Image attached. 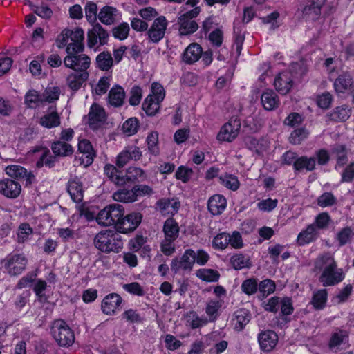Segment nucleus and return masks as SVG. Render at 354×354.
I'll return each mask as SVG.
<instances>
[{
    "label": "nucleus",
    "mask_w": 354,
    "mask_h": 354,
    "mask_svg": "<svg viewBox=\"0 0 354 354\" xmlns=\"http://www.w3.org/2000/svg\"><path fill=\"white\" fill-rule=\"evenodd\" d=\"M142 220V215L140 213L132 212L120 218L119 222L116 224V230L119 233H128L135 230Z\"/></svg>",
    "instance_id": "obj_10"
},
{
    "label": "nucleus",
    "mask_w": 354,
    "mask_h": 354,
    "mask_svg": "<svg viewBox=\"0 0 354 354\" xmlns=\"http://www.w3.org/2000/svg\"><path fill=\"white\" fill-rule=\"evenodd\" d=\"M240 129V120L231 118L221 127L216 138L220 141L232 142L238 136Z\"/></svg>",
    "instance_id": "obj_9"
},
{
    "label": "nucleus",
    "mask_w": 354,
    "mask_h": 354,
    "mask_svg": "<svg viewBox=\"0 0 354 354\" xmlns=\"http://www.w3.org/2000/svg\"><path fill=\"white\" fill-rule=\"evenodd\" d=\"M163 232L165 238L176 240L179 235L178 224L173 218H168L165 221Z\"/></svg>",
    "instance_id": "obj_36"
},
{
    "label": "nucleus",
    "mask_w": 354,
    "mask_h": 354,
    "mask_svg": "<svg viewBox=\"0 0 354 354\" xmlns=\"http://www.w3.org/2000/svg\"><path fill=\"white\" fill-rule=\"evenodd\" d=\"M21 192V186L17 181L10 178L0 180V194L8 198H17Z\"/></svg>",
    "instance_id": "obj_15"
},
{
    "label": "nucleus",
    "mask_w": 354,
    "mask_h": 354,
    "mask_svg": "<svg viewBox=\"0 0 354 354\" xmlns=\"http://www.w3.org/2000/svg\"><path fill=\"white\" fill-rule=\"evenodd\" d=\"M225 198L220 194L212 196L208 201V209L213 215L221 214L226 208Z\"/></svg>",
    "instance_id": "obj_23"
},
{
    "label": "nucleus",
    "mask_w": 354,
    "mask_h": 354,
    "mask_svg": "<svg viewBox=\"0 0 354 354\" xmlns=\"http://www.w3.org/2000/svg\"><path fill=\"white\" fill-rule=\"evenodd\" d=\"M160 102H157L151 96H147L142 103V109L149 116L155 115L160 109Z\"/></svg>",
    "instance_id": "obj_49"
},
{
    "label": "nucleus",
    "mask_w": 354,
    "mask_h": 354,
    "mask_svg": "<svg viewBox=\"0 0 354 354\" xmlns=\"http://www.w3.org/2000/svg\"><path fill=\"white\" fill-rule=\"evenodd\" d=\"M53 153L56 156L65 157L73 154V147L64 141L57 140L53 142L50 146Z\"/></svg>",
    "instance_id": "obj_32"
},
{
    "label": "nucleus",
    "mask_w": 354,
    "mask_h": 354,
    "mask_svg": "<svg viewBox=\"0 0 354 354\" xmlns=\"http://www.w3.org/2000/svg\"><path fill=\"white\" fill-rule=\"evenodd\" d=\"M148 96H151L157 102H161L165 97L163 86L158 82H153L151 86V93Z\"/></svg>",
    "instance_id": "obj_60"
},
{
    "label": "nucleus",
    "mask_w": 354,
    "mask_h": 354,
    "mask_svg": "<svg viewBox=\"0 0 354 354\" xmlns=\"http://www.w3.org/2000/svg\"><path fill=\"white\" fill-rule=\"evenodd\" d=\"M351 115V109L346 105L337 107L330 114L332 120L336 122L346 121Z\"/></svg>",
    "instance_id": "obj_47"
},
{
    "label": "nucleus",
    "mask_w": 354,
    "mask_h": 354,
    "mask_svg": "<svg viewBox=\"0 0 354 354\" xmlns=\"http://www.w3.org/2000/svg\"><path fill=\"white\" fill-rule=\"evenodd\" d=\"M124 177L126 178V183H140L143 182L147 179V174L140 167H130L127 170Z\"/></svg>",
    "instance_id": "obj_38"
},
{
    "label": "nucleus",
    "mask_w": 354,
    "mask_h": 354,
    "mask_svg": "<svg viewBox=\"0 0 354 354\" xmlns=\"http://www.w3.org/2000/svg\"><path fill=\"white\" fill-rule=\"evenodd\" d=\"M200 12L199 7H184L179 12V22H189L196 17Z\"/></svg>",
    "instance_id": "obj_45"
},
{
    "label": "nucleus",
    "mask_w": 354,
    "mask_h": 354,
    "mask_svg": "<svg viewBox=\"0 0 354 354\" xmlns=\"http://www.w3.org/2000/svg\"><path fill=\"white\" fill-rule=\"evenodd\" d=\"M75 53L68 54L64 59V64L66 67L71 68L75 71L87 72L90 66L91 59L86 55Z\"/></svg>",
    "instance_id": "obj_8"
},
{
    "label": "nucleus",
    "mask_w": 354,
    "mask_h": 354,
    "mask_svg": "<svg viewBox=\"0 0 354 354\" xmlns=\"http://www.w3.org/2000/svg\"><path fill=\"white\" fill-rule=\"evenodd\" d=\"M258 339L262 350L270 351L275 347L278 342V336L272 330H266L259 335Z\"/></svg>",
    "instance_id": "obj_20"
},
{
    "label": "nucleus",
    "mask_w": 354,
    "mask_h": 354,
    "mask_svg": "<svg viewBox=\"0 0 354 354\" xmlns=\"http://www.w3.org/2000/svg\"><path fill=\"white\" fill-rule=\"evenodd\" d=\"M315 158L302 156L298 157L294 169L296 171H300L304 169L307 171H311L315 169Z\"/></svg>",
    "instance_id": "obj_35"
},
{
    "label": "nucleus",
    "mask_w": 354,
    "mask_h": 354,
    "mask_svg": "<svg viewBox=\"0 0 354 354\" xmlns=\"http://www.w3.org/2000/svg\"><path fill=\"white\" fill-rule=\"evenodd\" d=\"M220 183L229 189L236 191L239 189L240 183L236 176L232 174H225L219 178Z\"/></svg>",
    "instance_id": "obj_54"
},
{
    "label": "nucleus",
    "mask_w": 354,
    "mask_h": 354,
    "mask_svg": "<svg viewBox=\"0 0 354 354\" xmlns=\"http://www.w3.org/2000/svg\"><path fill=\"white\" fill-rule=\"evenodd\" d=\"M51 333L57 344L61 347L68 348L75 342L73 330L63 319L54 321L51 327Z\"/></svg>",
    "instance_id": "obj_4"
},
{
    "label": "nucleus",
    "mask_w": 354,
    "mask_h": 354,
    "mask_svg": "<svg viewBox=\"0 0 354 354\" xmlns=\"http://www.w3.org/2000/svg\"><path fill=\"white\" fill-rule=\"evenodd\" d=\"M68 192L74 202L80 203L82 201L83 189L80 180L73 179L68 181Z\"/></svg>",
    "instance_id": "obj_31"
},
{
    "label": "nucleus",
    "mask_w": 354,
    "mask_h": 354,
    "mask_svg": "<svg viewBox=\"0 0 354 354\" xmlns=\"http://www.w3.org/2000/svg\"><path fill=\"white\" fill-rule=\"evenodd\" d=\"M224 304L223 299H211L206 304L205 312L209 322H215L219 316V310Z\"/></svg>",
    "instance_id": "obj_26"
},
{
    "label": "nucleus",
    "mask_w": 354,
    "mask_h": 354,
    "mask_svg": "<svg viewBox=\"0 0 354 354\" xmlns=\"http://www.w3.org/2000/svg\"><path fill=\"white\" fill-rule=\"evenodd\" d=\"M43 99L35 90L29 91L25 95V103L30 108L35 107Z\"/></svg>",
    "instance_id": "obj_64"
},
{
    "label": "nucleus",
    "mask_w": 354,
    "mask_h": 354,
    "mask_svg": "<svg viewBox=\"0 0 354 354\" xmlns=\"http://www.w3.org/2000/svg\"><path fill=\"white\" fill-rule=\"evenodd\" d=\"M251 315L248 310L241 308L236 310L232 319V324L236 331H241L249 323Z\"/></svg>",
    "instance_id": "obj_19"
},
{
    "label": "nucleus",
    "mask_w": 354,
    "mask_h": 354,
    "mask_svg": "<svg viewBox=\"0 0 354 354\" xmlns=\"http://www.w3.org/2000/svg\"><path fill=\"white\" fill-rule=\"evenodd\" d=\"M274 86L281 94L286 95L292 87V76L290 71L280 73L274 79Z\"/></svg>",
    "instance_id": "obj_17"
},
{
    "label": "nucleus",
    "mask_w": 354,
    "mask_h": 354,
    "mask_svg": "<svg viewBox=\"0 0 354 354\" xmlns=\"http://www.w3.org/2000/svg\"><path fill=\"white\" fill-rule=\"evenodd\" d=\"M336 201V198L331 192H325L317 198V205L322 207H326L335 205Z\"/></svg>",
    "instance_id": "obj_63"
},
{
    "label": "nucleus",
    "mask_w": 354,
    "mask_h": 354,
    "mask_svg": "<svg viewBox=\"0 0 354 354\" xmlns=\"http://www.w3.org/2000/svg\"><path fill=\"white\" fill-rule=\"evenodd\" d=\"M317 236V231L314 224L308 225L297 236V242L299 245H304L314 241Z\"/></svg>",
    "instance_id": "obj_28"
},
{
    "label": "nucleus",
    "mask_w": 354,
    "mask_h": 354,
    "mask_svg": "<svg viewBox=\"0 0 354 354\" xmlns=\"http://www.w3.org/2000/svg\"><path fill=\"white\" fill-rule=\"evenodd\" d=\"M196 275L200 279L207 282H216L218 281L220 274L212 269L202 268L196 271Z\"/></svg>",
    "instance_id": "obj_42"
},
{
    "label": "nucleus",
    "mask_w": 354,
    "mask_h": 354,
    "mask_svg": "<svg viewBox=\"0 0 354 354\" xmlns=\"http://www.w3.org/2000/svg\"><path fill=\"white\" fill-rule=\"evenodd\" d=\"M148 149L151 153L157 155L159 152L158 147V133L156 131L150 133L147 138Z\"/></svg>",
    "instance_id": "obj_62"
},
{
    "label": "nucleus",
    "mask_w": 354,
    "mask_h": 354,
    "mask_svg": "<svg viewBox=\"0 0 354 354\" xmlns=\"http://www.w3.org/2000/svg\"><path fill=\"white\" fill-rule=\"evenodd\" d=\"M1 263L10 276H17L21 274L25 270L27 259L21 254H9Z\"/></svg>",
    "instance_id": "obj_6"
},
{
    "label": "nucleus",
    "mask_w": 354,
    "mask_h": 354,
    "mask_svg": "<svg viewBox=\"0 0 354 354\" xmlns=\"http://www.w3.org/2000/svg\"><path fill=\"white\" fill-rule=\"evenodd\" d=\"M124 214V209L122 205L119 204H112L106 206L100 211L96 216V221L98 224L104 226H111L114 225L116 228V224L119 222L120 218Z\"/></svg>",
    "instance_id": "obj_5"
},
{
    "label": "nucleus",
    "mask_w": 354,
    "mask_h": 354,
    "mask_svg": "<svg viewBox=\"0 0 354 354\" xmlns=\"http://www.w3.org/2000/svg\"><path fill=\"white\" fill-rule=\"evenodd\" d=\"M195 263L194 251L187 249L180 258H175L171 263V270L174 273L189 272Z\"/></svg>",
    "instance_id": "obj_7"
},
{
    "label": "nucleus",
    "mask_w": 354,
    "mask_h": 354,
    "mask_svg": "<svg viewBox=\"0 0 354 354\" xmlns=\"http://www.w3.org/2000/svg\"><path fill=\"white\" fill-rule=\"evenodd\" d=\"M113 58L109 52H102L96 57V65L102 71H107L113 66Z\"/></svg>",
    "instance_id": "obj_40"
},
{
    "label": "nucleus",
    "mask_w": 354,
    "mask_h": 354,
    "mask_svg": "<svg viewBox=\"0 0 354 354\" xmlns=\"http://www.w3.org/2000/svg\"><path fill=\"white\" fill-rule=\"evenodd\" d=\"M325 1L326 0H312L310 5L304 8V15L310 16L312 19H315L320 14L321 8Z\"/></svg>",
    "instance_id": "obj_43"
},
{
    "label": "nucleus",
    "mask_w": 354,
    "mask_h": 354,
    "mask_svg": "<svg viewBox=\"0 0 354 354\" xmlns=\"http://www.w3.org/2000/svg\"><path fill=\"white\" fill-rule=\"evenodd\" d=\"M327 301V291L325 289L319 290L313 293L311 304L317 310L323 309Z\"/></svg>",
    "instance_id": "obj_50"
},
{
    "label": "nucleus",
    "mask_w": 354,
    "mask_h": 354,
    "mask_svg": "<svg viewBox=\"0 0 354 354\" xmlns=\"http://www.w3.org/2000/svg\"><path fill=\"white\" fill-rule=\"evenodd\" d=\"M113 198L115 201L122 203H131L136 201L133 188L131 190L120 189L113 194Z\"/></svg>",
    "instance_id": "obj_48"
},
{
    "label": "nucleus",
    "mask_w": 354,
    "mask_h": 354,
    "mask_svg": "<svg viewBox=\"0 0 354 354\" xmlns=\"http://www.w3.org/2000/svg\"><path fill=\"white\" fill-rule=\"evenodd\" d=\"M142 152L137 146H127L116 157L115 165L119 168L124 167L131 160H138Z\"/></svg>",
    "instance_id": "obj_12"
},
{
    "label": "nucleus",
    "mask_w": 354,
    "mask_h": 354,
    "mask_svg": "<svg viewBox=\"0 0 354 354\" xmlns=\"http://www.w3.org/2000/svg\"><path fill=\"white\" fill-rule=\"evenodd\" d=\"M261 103L265 109L272 111L277 109L279 104L277 94L272 90H267L261 95Z\"/></svg>",
    "instance_id": "obj_27"
},
{
    "label": "nucleus",
    "mask_w": 354,
    "mask_h": 354,
    "mask_svg": "<svg viewBox=\"0 0 354 354\" xmlns=\"http://www.w3.org/2000/svg\"><path fill=\"white\" fill-rule=\"evenodd\" d=\"M315 268L316 270L322 271L319 280L324 286H335L344 278L342 270L337 268L333 257L329 253L317 258Z\"/></svg>",
    "instance_id": "obj_1"
},
{
    "label": "nucleus",
    "mask_w": 354,
    "mask_h": 354,
    "mask_svg": "<svg viewBox=\"0 0 354 354\" xmlns=\"http://www.w3.org/2000/svg\"><path fill=\"white\" fill-rule=\"evenodd\" d=\"M78 151L82 154L80 157L81 164L84 167L91 165L95 157V153L91 142L86 139L80 140L78 143Z\"/></svg>",
    "instance_id": "obj_16"
},
{
    "label": "nucleus",
    "mask_w": 354,
    "mask_h": 354,
    "mask_svg": "<svg viewBox=\"0 0 354 354\" xmlns=\"http://www.w3.org/2000/svg\"><path fill=\"white\" fill-rule=\"evenodd\" d=\"M33 233L32 228L28 223H21L17 232V241L19 243H23L28 240L29 236Z\"/></svg>",
    "instance_id": "obj_52"
},
{
    "label": "nucleus",
    "mask_w": 354,
    "mask_h": 354,
    "mask_svg": "<svg viewBox=\"0 0 354 354\" xmlns=\"http://www.w3.org/2000/svg\"><path fill=\"white\" fill-rule=\"evenodd\" d=\"M245 30L241 24H238L234 27V46L236 48L237 54L239 55L241 52L242 45L245 40Z\"/></svg>",
    "instance_id": "obj_46"
},
{
    "label": "nucleus",
    "mask_w": 354,
    "mask_h": 354,
    "mask_svg": "<svg viewBox=\"0 0 354 354\" xmlns=\"http://www.w3.org/2000/svg\"><path fill=\"white\" fill-rule=\"evenodd\" d=\"M308 134V131L305 128L296 129L290 133L288 140L292 145H299Z\"/></svg>",
    "instance_id": "obj_57"
},
{
    "label": "nucleus",
    "mask_w": 354,
    "mask_h": 354,
    "mask_svg": "<svg viewBox=\"0 0 354 354\" xmlns=\"http://www.w3.org/2000/svg\"><path fill=\"white\" fill-rule=\"evenodd\" d=\"M333 152L335 153L337 157V164L335 167V169H337L339 167H342L346 164L348 162V158L344 146L338 145L335 147L333 149Z\"/></svg>",
    "instance_id": "obj_58"
},
{
    "label": "nucleus",
    "mask_w": 354,
    "mask_h": 354,
    "mask_svg": "<svg viewBox=\"0 0 354 354\" xmlns=\"http://www.w3.org/2000/svg\"><path fill=\"white\" fill-rule=\"evenodd\" d=\"M230 263L235 270H241L249 266L250 260L242 254H236L230 258Z\"/></svg>",
    "instance_id": "obj_53"
},
{
    "label": "nucleus",
    "mask_w": 354,
    "mask_h": 354,
    "mask_svg": "<svg viewBox=\"0 0 354 354\" xmlns=\"http://www.w3.org/2000/svg\"><path fill=\"white\" fill-rule=\"evenodd\" d=\"M40 124L46 128H53L59 125L60 118L56 112L46 114L40 118Z\"/></svg>",
    "instance_id": "obj_51"
},
{
    "label": "nucleus",
    "mask_w": 354,
    "mask_h": 354,
    "mask_svg": "<svg viewBox=\"0 0 354 354\" xmlns=\"http://www.w3.org/2000/svg\"><path fill=\"white\" fill-rule=\"evenodd\" d=\"M202 53L201 46L196 44L193 43L189 44L185 50L183 55V61L189 64L195 63L201 58Z\"/></svg>",
    "instance_id": "obj_24"
},
{
    "label": "nucleus",
    "mask_w": 354,
    "mask_h": 354,
    "mask_svg": "<svg viewBox=\"0 0 354 354\" xmlns=\"http://www.w3.org/2000/svg\"><path fill=\"white\" fill-rule=\"evenodd\" d=\"M95 247L104 253H118L123 248V239L118 232L104 230L98 232L93 240Z\"/></svg>",
    "instance_id": "obj_2"
},
{
    "label": "nucleus",
    "mask_w": 354,
    "mask_h": 354,
    "mask_svg": "<svg viewBox=\"0 0 354 354\" xmlns=\"http://www.w3.org/2000/svg\"><path fill=\"white\" fill-rule=\"evenodd\" d=\"M139 122L136 118H131L127 120L122 124V131L128 136L135 134L138 129Z\"/></svg>",
    "instance_id": "obj_59"
},
{
    "label": "nucleus",
    "mask_w": 354,
    "mask_h": 354,
    "mask_svg": "<svg viewBox=\"0 0 354 354\" xmlns=\"http://www.w3.org/2000/svg\"><path fill=\"white\" fill-rule=\"evenodd\" d=\"M180 207V203L176 198H163L156 203V209L163 215L175 214Z\"/></svg>",
    "instance_id": "obj_18"
},
{
    "label": "nucleus",
    "mask_w": 354,
    "mask_h": 354,
    "mask_svg": "<svg viewBox=\"0 0 354 354\" xmlns=\"http://www.w3.org/2000/svg\"><path fill=\"white\" fill-rule=\"evenodd\" d=\"M125 93L122 87L113 86L109 93V102L113 106H121L124 101Z\"/></svg>",
    "instance_id": "obj_33"
},
{
    "label": "nucleus",
    "mask_w": 354,
    "mask_h": 354,
    "mask_svg": "<svg viewBox=\"0 0 354 354\" xmlns=\"http://www.w3.org/2000/svg\"><path fill=\"white\" fill-rule=\"evenodd\" d=\"M88 77V73L84 71H73L66 77V84L73 91L79 90Z\"/></svg>",
    "instance_id": "obj_22"
},
{
    "label": "nucleus",
    "mask_w": 354,
    "mask_h": 354,
    "mask_svg": "<svg viewBox=\"0 0 354 354\" xmlns=\"http://www.w3.org/2000/svg\"><path fill=\"white\" fill-rule=\"evenodd\" d=\"M55 157L50 154L49 149L44 148L41 149V156L37 162V167H41L45 165L50 168L55 165Z\"/></svg>",
    "instance_id": "obj_55"
},
{
    "label": "nucleus",
    "mask_w": 354,
    "mask_h": 354,
    "mask_svg": "<svg viewBox=\"0 0 354 354\" xmlns=\"http://www.w3.org/2000/svg\"><path fill=\"white\" fill-rule=\"evenodd\" d=\"M109 38L108 32L102 28L100 24H96L91 30L88 32V46L93 48L97 44L103 46L107 44Z\"/></svg>",
    "instance_id": "obj_13"
},
{
    "label": "nucleus",
    "mask_w": 354,
    "mask_h": 354,
    "mask_svg": "<svg viewBox=\"0 0 354 354\" xmlns=\"http://www.w3.org/2000/svg\"><path fill=\"white\" fill-rule=\"evenodd\" d=\"M97 16L100 22H115L121 19L120 12L115 8L109 6L103 7Z\"/></svg>",
    "instance_id": "obj_25"
},
{
    "label": "nucleus",
    "mask_w": 354,
    "mask_h": 354,
    "mask_svg": "<svg viewBox=\"0 0 354 354\" xmlns=\"http://www.w3.org/2000/svg\"><path fill=\"white\" fill-rule=\"evenodd\" d=\"M230 243V234L222 232L217 234L213 239L212 245L215 249L224 250Z\"/></svg>",
    "instance_id": "obj_56"
},
{
    "label": "nucleus",
    "mask_w": 354,
    "mask_h": 354,
    "mask_svg": "<svg viewBox=\"0 0 354 354\" xmlns=\"http://www.w3.org/2000/svg\"><path fill=\"white\" fill-rule=\"evenodd\" d=\"M88 116V125L93 130H96L103 125L106 119L104 109L97 104H92Z\"/></svg>",
    "instance_id": "obj_14"
},
{
    "label": "nucleus",
    "mask_w": 354,
    "mask_h": 354,
    "mask_svg": "<svg viewBox=\"0 0 354 354\" xmlns=\"http://www.w3.org/2000/svg\"><path fill=\"white\" fill-rule=\"evenodd\" d=\"M122 303V299L118 294H109L102 301V311L106 315H115L119 310Z\"/></svg>",
    "instance_id": "obj_11"
},
{
    "label": "nucleus",
    "mask_w": 354,
    "mask_h": 354,
    "mask_svg": "<svg viewBox=\"0 0 354 354\" xmlns=\"http://www.w3.org/2000/svg\"><path fill=\"white\" fill-rule=\"evenodd\" d=\"M348 335L346 330H339L332 334L328 346L330 349L339 348L342 345H347Z\"/></svg>",
    "instance_id": "obj_37"
},
{
    "label": "nucleus",
    "mask_w": 354,
    "mask_h": 354,
    "mask_svg": "<svg viewBox=\"0 0 354 354\" xmlns=\"http://www.w3.org/2000/svg\"><path fill=\"white\" fill-rule=\"evenodd\" d=\"M104 170L106 176L115 185H123L126 183V178L122 175V172L119 171L114 165H106Z\"/></svg>",
    "instance_id": "obj_29"
},
{
    "label": "nucleus",
    "mask_w": 354,
    "mask_h": 354,
    "mask_svg": "<svg viewBox=\"0 0 354 354\" xmlns=\"http://www.w3.org/2000/svg\"><path fill=\"white\" fill-rule=\"evenodd\" d=\"M184 317L186 320V326L192 329L199 328L205 326L208 323V319L205 317H201L198 315L196 312L190 310L187 312Z\"/></svg>",
    "instance_id": "obj_30"
},
{
    "label": "nucleus",
    "mask_w": 354,
    "mask_h": 354,
    "mask_svg": "<svg viewBox=\"0 0 354 354\" xmlns=\"http://www.w3.org/2000/svg\"><path fill=\"white\" fill-rule=\"evenodd\" d=\"M6 173L9 176L18 178L26 179L30 182V176L28 174L27 170L19 165H9L6 167Z\"/></svg>",
    "instance_id": "obj_39"
},
{
    "label": "nucleus",
    "mask_w": 354,
    "mask_h": 354,
    "mask_svg": "<svg viewBox=\"0 0 354 354\" xmlns=\"http://www.w3.org/2000/svg\"><path fill=\"white\" fill-rule=\"evenodd\" d=\"M334 87L337 93H344L354 88V82L348 73L339 75L334 82Z\"/></svg>",
    "instance_id": "obj_21"
},
{
    "label": "nucleus",
    "mask_w": 354,
    "mask_h": 354,
    "mask_svg": "<svg viewBox=\"0 0 354 354\" xmlns=\"http://www.w3.org/2000/svg\"><path fill=\"white\" fill-rule=\"evenodd\" d=\"M354 236V232L351 227H345L341 229L336 234L335 240L339 246L345 245L351 242Z\"/></svg>",
    "instance_id": "obj_44"
},
{
    "label": "nucleus",
    "mask_w": 354,
    "mask_h": 354,
    "mask_svg": "<svg viewBox=\"0 0 354 354\" xmlns=\"http://www.w3.org/2000/svg\"><path fill=\"white\" fill-rule=\"evenodd\" d=\"M258 287L257 280L254 278L246 279L241 284L242 291L248 295L254 294L257 291Z\"/></svg>",
    "instance_id": "obj_61"
},
{
    "label": "nucleus",
    "mask_w": 354,
    "mask_h": 354,
    "mask_svg": "<svg viewBox=\"0 0 354 354\" xmlns=\"http://www.w3.org/2000/svg\"><path fill=\"white\" fill-rule=\"evenodd\" d=\"M167 24H151L148 29L147 35L150 40L154 43L161 40L165 33Z\"/></svg>",
    "instance_id": "obj_34"
},
{
    "label": "nucleus",
    "mask_w": 354,
    "mask_h": 354,
    "mask_svg": "<svg viewBox=\"0 0 354 354\" xmlns=\"http://www.w3.org/2000/svg\"><path fill=\"white\" fill-rule=\"evenodd\" d=\"M141 17L147 21H152L154 22H165L166 19L164 16L159 15V13L152 7H147L141 9L139 12Z\"/></svg>",
    "instance_id": "obj_41"
},
{
    "label": "nucleus",
    "mask_w": 354,
    "mask_h": 354,
    "mask_svg": "<svg viewBox=\"0 0 354 354\" xmlns=\"http://www.w3.org/2000/svg\"><path fill=\"white\" fill-rule=\"evenodd\" d=\"M84 31L81 28L75 30L64 29L57 37L56 45L59 48L66 46L67 54L82 53L84 50Z\"/></svg>",
    "instance_id": "obj_3"
}]
</instances>
